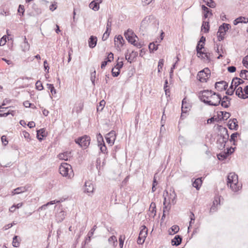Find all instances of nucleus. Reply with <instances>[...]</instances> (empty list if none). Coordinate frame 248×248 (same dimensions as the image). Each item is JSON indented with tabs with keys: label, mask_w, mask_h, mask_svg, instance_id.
<instances>
[{
	"label": "nucleus",
	"mask_w": 248,
	"mask_h": 248,
	"mask_svg": "<svg viewBox=\"0 0 248 248\" xmlns=\"http://www.w3.org/2000/svg\"><path fill=\"white\" fill-rule=\"evenodd\" d=\"M227 185L234 192H237L242 187L238 183V176L234 172L230 173L227 176Z\"/></svg>",
	"instance_id": "1"
},
{
	"label": "nucleus",
	"mask_w": 248,
	"mask_h": 248,
	"mask_svg": "<svg viewBox=\"0 0 248 248\" xmlns=\"http://www.w3.org/2000/svg\"><path fill=\"white\" fill-rule=\"evenodd\" d=\"M219 127L220 128L219 130L221 131L220 138L217 139V143L219 144L218 148L220 149H223L225 148L226 143L228 140L229 135L226 128L221 126H219Z\"/></svg>",
	"instance_id": "2"
},
{
	"label": "nucleus",
	"mask_w": 248,
	"mask_h": 248,
	"mask_svg": "<svg viewBox=\"0 0 248 248\" xmlns=\"http://www.w3.org/2000/svg\"><path fill=\"white\" fill-rule=\"evenodd\" d=\"M59 171L61 175L68 179L74 176L73 171L71 166L67 163H61L59 167Z\"/></svg>",
	"instance_id": "3"
},
{
	"label": "nucleus",
	"mask_w": 248,
	"mask_h": 248,
	"mask_svg": "<svg viewBox=\"0 0 248 248\" xmlns=\"http://www.w3.org/2000/svg\"><path fill=\"white\" fill-rule=\"evenodd\" d=\"M231 28V25L228 23H223L218 28L217 32V37L218 41H221L224 40V36L226 32Z\"/></svg>",
	"instance_id": "4"
},
{
	"label": "nucleus",
	"mask_w": 248,
	"mask_h": 248,
	"mask_svg": "<svg viewBox=\"0 0 248 248\" xmlns=\"http://www.w3.org/2000/svg\"><path fill=\"white\" fill-rule=\"evenodd\" d=\"M91 138L89 136L84 135L75 140V142L83 149H86L90 143Z\"/></svg>",
	"instance_id": "5"
},
{
	"label": "nucleus",
	"mask_w": 248,
	"mask_h": 248,
	"mask_svg": "<svg viewBox=\"0 0 248 248\" xmlns=\"http://www.w3.org/2000/svg\"><path fill=\"white\" fill-rule=\"evenodd\" d=\"M221 100V94L216 93V95H214L210 100H203V103L209 106L217 107L219 105Z\"/></svg>",
	"instance_id": "6"
},
{
	"label": "nucleus",
	"mask_w": 248,
	"mask_h": 248,
	"mask_svg": "<svg viewBox=\"0 0 248 248\" xmlns=\"http://www.w3.org/2000/svg\"><path fill=\"white\" fill-rule=\"evenodd\" d=\"M210 75V70L207 67L205 68L198 72L197 79L201 82H206Z\"/></svg>",
	"instance_id": "7"
},
{
	"label": "nucleus",
	"mask_w": 248,
	"mask_h": 248,
	"mask_svg": "<svg viewBox=\"0 0 248 248\" xmlns=\"http://www.w3.org/2000/svg\"><path fill=\"white\" fill-rule=\"evenodd\" d=\"M143 228L140 231L137 243L139 244H143L148 234V229L145 226H143Z\"/></svg>",
	"instance_id": "8"
},
{
	"label": "nucleus",
	"mask_w": 248,
	"mask_h": 248,
	"mask_svg": "<svg viewBox=\"0 0 248 248\" xmlns=\"http://www.w3.org/2000/svg\"><path fill=\"white\" fill-rule=\"evenodd\" d=\"M97 142H98V146L99 147L100 151L102 153H107V148L103 140V138L102 136L100 133L97 135Z\"/></svg>",
	"instance_id": "9"
},
{
	"label": "nucleus",
	"mask_w": 248,
	"mask_h": 248,
	"mask_svg": "<svg viewBox=\"0 0 248 248\" xmlns=\"http://www.w3.org/2000/svg\"><path fill=\"white\" fill-rule=\"evenodd\" d=\"M228 84L224 80L216 82L215 84V89L218 92H222L227 90Z\"/></svg>",
	"instance_id": "10"
},
{
	"label": "nucleus",
	"mask_w": 248,
	"mask_h": 248,
	"mask_svg": "<svg viewBox=\"0 0 248 248\" xmlns=\"http://www.w3.org/2000/svg\"><path fill=\"white\" fill-rule=\"evenodd\" d=\"M211 90H203L199 93L198 96L199 99L203 103V100H208V97L212 93Z\"/></svg>",
	"instance_id": "11"
},
{
	"label": "nucleus",
	"mask_w": 248,
	"mask_h": 248,
	"mask_svg": "<svg viewBox=\"0 0 248 248\" xmlns=\"http://www.w3.org/2000/svg\"><path fill=\"white\" fill-rule=\"evenodd\" d=\"M155 18L153 15H150L145 17L141 21V24L142 26L146 25V24L152 23H155Z\"/></svg>",
	"instance_id": "12"
},
{
	"label": "nucleus",
	"mask_w": 248,
	"mask_h": 248,
	"mask_svg": "<svg viewBox=\"0 0 248 248\" xmlns=\"http://www.w3.org/2000/svg\"><path fill=\"white\" fill-rule=\"evenodd\" d=\"M238 122L236 118L230 119L228 124V126L231 130H237L238 128Z\"/></svg>",
	"instance_id": "13"
},
{
	"label": "nucleus",
	"mask_w": 248,
	"mask_h": 248,
	"mask_svg": "<svg viewBox=\"0 0 248 248\" xmlns=\"http://www.w3.org/2000/svg\"><path fill=\"white\" fill-rule=\"evenodd\" d=\"M93 190L94 187L92 183L90 181L85 182L84 184V192L90 195V194L93 193Z\"/></svg>",
	"instance_id": "14"
},
{
	"label": "nucleus",
	"mask_w": 248,
	"mask_h": 248,
	"mask_svg": "<svg viewBox=\"0 0 248 248\" xmlns=\"http://www.w3.org/2000/svg\"><path fill=\"white\" fill-rule=\"evenodd\" d=\"M205 44L203 43H197L196 46V51H197V56L199 58H201L202 59L204 58L203 56V51L202 49L204 47Z\"/></svg>",
	"instance_id": "15"
},
{
	"label": "nucleus",
	"mask_w": 248,
	"mask_h": 248,
	"mask_svg": "<svg viewBox=\"0 0 248 248\" xmlns=\"http://www.w3.org/2000/svg\"><path fill=\"white\" fill-rule=\"evenodd\" d=\"M46 136L47 133L45 128H41L37 130L36 137L40 141L43 140Z\"/></svg>",
	"instance_id": "16"
},
{
	"label": "nucleus",
	"mask_w": 248,
	"mask_h": 248,
	"mask_svg": "<svg viewBox=\"0 0 248 248\" xmlns=\"http://www.w3.org/2000/svg\"><path fill=\"white\" fill-rule=\"evenodd\" d=\"M231 113L226 111H221L217 114V117L219 121L226 120L231 116Z\"/></svg>",
	"instance_id": "17"
},
{
	"label": "nucleus",
	"mask_w": 248,
	"mask_h": 248,
	"mask_svg": "<svg viewBox=\"0 0 248 248\" xmlns=\"http://www.w3.org/2000/svg\"><path fill=\"white\" fill-rule=\"evenodd\" d=\"M182 236L180 235H176L171 239V243L172 246H178L181 244L182 241Z\"/></svg>",
	"instance_id": "18"
},
{
	"label": "nucleus",
	"mask_w": 248,
	"mask_h": 248,
	"mask_svg": "<svg viewBox=\"0 0 248 248\" xmlns=\"http://www.w3.org/2000/svg\"><path fill=\"white\" fill-rule=\"evenodd\" d=\"M220 197L219 196H216L215 197L214 201H213V203L211 207L210 208V212H215L217 211V206L218 204H220Z\"/></svg>",
	"instance_id": "19"
},
{
	"label": "nucleus",
	"mask_w": 248,
	"mask_h": 248,
	"mask_svg": "<svg viewBox=\"0 0 248 248\" xmlns=\"http://www.w3.org/2000/svg\"><path fill=\"white\" fill-rule=\"evenodd\" d=\"M71 152L66 151L58 155V156L60 159L67 161L71 156Z\"/></svg>",
	"instance_id": "20"
},
{
	"label": "nucleus",
	"mask_w": 248,
	"mask_h": 248,
	"mask_svg": "<svg viewBox=\"0 0 248 248\" xmlns=\"http://www.w3.org/2000/svg\"><path fill=\"white\" fill-rule=\"evenodd\" d=\"M97 38L96 36L92 35L88 40L89 46L91 48H94L97 44Z\"/></svg>",
	"instance_id": "21"
},
{
	"label": "nucleus",
	"mask_w": 248,
	"mask_h": 248,
	"mask_svg": "<svg viewBox=\"0 0 248 248\" xmlns=\"http://www.w3.org/2000/svg\"><path fill=\"white\" fill-rule=\"evenodd\" d=\"M244 89L241 87H239L235 91V94L237 95L238 97L241 98V99H247L248 98V96L246 95V94H244L243 93Z\"/></svg>",
	"instance_id": "22"
},
{
	"label": "nucleus",
	"mask_w": 248,
	"mask_h": 248,
	"mask_svg": "<svg viewBox=\"0 0 248 248\" xmlns=\"http://www.w3.org/2000/svg\"><path fill=\"white\" fill-rule=\"evenodd\" d=\"M186 103V98H184L182 101V113L181 115V119H184L185 118L186 116L184 115V113H186L187 112L188 107L185 106Z\"/></svg>",
	"instance_id": "23"
},
{
	"label": "nucleus",
	"mask_w": 248,
	"mask_h": 248,
	"mask_svg": "<svg viewBox=\"0 0 248 248\" xmlns=\"http://www.w3.org/2000/svg\"><path fill=\"white\" fill-rule=\"evenodd\" d=\"M27 190H28V188L26 186L18 187L13 190V191H12V194L13 195H16V194H20V193H22L27 191Z\"/></svg>",
	"instance_id": "24"
},
{
	"label": "nucleus",
	"mask_w": 248,
	"mask_h": 248,
	"mask_svg": "<svg viewBox=\"0 0 248 248\" xmlns=\"http://www.w3.org/2000/svg\"><path fill=\"white\" fill-rule=\"evenodd\" d=\"M202 183V177L196 178L192 183L193 186L199 190Z\"/></svg>",
	"instance_id": "25"
},
{
	"label": "nucleus",
	"mask_w": 248,
	"mask_h": 248,
	"mask_svg": "<svg viewBox=\"0 0 248 248\" xmlns=\"http://www.w3.org/2000/svg\"><path fill=\"white\" fill-rule=\"evenodd\" d=\"M202 10L204 12L203 14V18L206 19L208 17V15L210 14V15H212V10L208 8L207 7L205 6L204 5H202Z\"/></svg>",
	"instance_id": "26"
},
{
	"label": "nucleus",
	"mask_w": 248,
	"mask_h": 248,
	"mask_svg": "<svg viewBox=\"0 0 248 248\" xmlns=\"http://www.w3.org/2000/svg\"><path fill=\"white\" fill-rule=\"evenodd\" d=\"M248 22V18L244 16H239L236 18L233 22L234 25H237L239 23H247Z\"/></svg>",
	"instance_id": "27"
},
{
	"label": "nucleus",
	"mask_w": 248,
	"mask_h": 248,
	"mask_svg": "<svg viewBox=\"0 0 248 248\" xmlns=\"http://www.w3.org/2000/svg\"><path fill=\"white\" fill-rule=\"evenodd\" d=\"M124 35L127 40H129L130 39V36H136V38H138L137 36L135 34L133 31L128 29L126 31H125L124 33Z\"/></svg>",
	"instance_id": "28"
},
{
	"label": "nucleus",
	"mask_w": 248,
	"mask_h": 248,
	"mask_svg": "<svg viewBox=\"0 0 248 248\" xmlns=\"http://www.w3.org/2000/svg\"><path fill=\"white\" fill-rule=\"evenodd\" d=\"M179 231V226L177 225H173L170 228V229L169 231V234L170 235H173L178 232Z\"/></svg>",
	"instance_id": "29"
},
{
	"label": "nucleus",
	"mask_w": 248,
	"mask_h": 248,
	"mask_svg": "<svg viewBox=\"0 0 248 248\" xmlns=\"http://www.w3.org/2000/svg\"><path fill=\"white\" fill-rule=\"evenodd\" d=\"M89 7L92 10L96 11L99 9V5L94 0H93L89 4Z\"/></svg>",
	"instance_id": "30"
},
{
	"label": "nucleus",
	"mask_w": 248,
	"mask_h": 248,
	"mask_svg": "<svg viewBox=\"0 0 248 248\" xmlns=\"http://www.w3.org/2000/svg\"><path fill=\"white\" fill-rule=\"evenodd\" d=\"M210 26L209 22L208 21H203L202 26V30H204L205 33H207L209 31Z\"/></svg>",
	"instance_id": "31"
},
{
	"label": "nucleus",
	"mask_w": 248,
	"mask_h": 248,
	"mask_svg": "<svg viewBox=\"0 0 248 248\" xmlns=\"http://www.w3.org/2000/svg\"><path fill=\"white\" fill-rule=\"evenodd\" d=\"M233 79L234 81V86L235 88H237L239 85L243 84L245 82L243 79L238 77H234Z\"/></svg>",
	"instance_id": "32"
},
{
	"label": "nucleus",
	"mask_w": 248,
	"mask_h": 248,
	"mask_svg": "<svg viewBox=\"0 0 248 248\" xmlns=\"http://www.w3.org/2000/svg\"><path fill=\"white\" fill-rule=\"evenodd\" d=\"M19 237L17 235H15L13 238L12 244L13 247L17 248L20 245V242L19 241Z\"/></svg>",
	"instance_id": "33"
},
{
	"label": "nucleus",
	"mask_w": 248,
	"mask_h": 248,
	"mask_svg": "<svg viewBox=\"0 0 248 248\" xmlns=\"http://www.w3.org/2000/svg\"><path fill=\"white\" fill-rule=\"evenodd\" d=\"M158 45H156L154 42L150 43L149 45V49L150 52H154L158 49Z\"/></svg>",
	"instance_id": "34"
},
{
	"label": "nucleus",
	"mask_w": 248,
	"mask_h": 248,
	"mask_svg": "<svg viewBox=\"0 0 248 248\" xmlns=\"http://www.w3.org/2000/svg\"><path fill=\"white\" fill-rule=\"evenodd\" d=\"M203 1L210 8H213L216 7V3L213 0H203Z\"/></svg>",
	"instance_id": "35"
},
{
	"label": "nucleus",
	"mask_w": 248,
	"mask_h": 248,
	"mask_svg": "<svg viewBox=\"0 0 248 248\" xmlns=\"http://www.w3.org/2000/svg\"><path fill=\"white\" fill-rule=\"evenodd\" d=\"M229 156L225 152H221L217 155V158L219 160H224Z\"/></svg>",
	"instance_id": "36"
},
{
	"label": "nucleus",
	"mask_w": 248,
	"mask_h": 248,
	"mask_svg": "<svg viewBox=\"0 0 248 248\" xmlns=\"http://www.w3.org/2000/svg\"><path fill=\"white\" fill-rule=\"evenodd\" d=\"M239 76L241 78L248 80V71L247 70H241Z\"/></svg>",
	"instance_id": "37"
},
{
	"label": "nucleus",
	"mask_w": 248,
	"mask_h": 248,
	"mask_svg": "<svg viewBox=\"0 0 248 248\" xmlns=\"http://www.w3.org/2000/svg\"><path fill=\"white\" fill-rule=\"evenodd\" d=\"M219 105H220L224 108H227L231 106V103L228 102L227 101L221 99Z\"/></svg>",
	"instance_id": "38"
},
{
	"label": "nucleus",
	"mask_w": 248,
	"mask_h": 248,
	"mask_svg": "<svg viewBox=\"0 0 248 248\" xmlns=\"http://www.w3.org/2000/svg\"><path fill=\"white\" fill-rule=\"evenodd\" d=\"M119 60V58H118V60L117 61V63L116 65L114 66V69H116L117 70H120V69L123 67L124 63L123 61L119 62L118 60Z\"/></svg>",
	"instance_id": "39"
},
{
	"label": "nucleus",
	"mask_w": 248,
	"mask_h": 248,
	"mask_svg": "<svg viewBox=\"0 0 248 248\" xmlns=\"http://www.w3.org/2000/svg\"><path fill=\"white\" fill-rule=\"evenodd\" d=\"M107 54H108V56L104 59V60H107V62H110L114 59V55L112 52L107 53Z\"/></svg>",
	"instance_id": "40"
},
{
	"label": "nucleus",
	"mask_w": 248,
	"mask_h": 248,
	"mask_svg": "<svg viewBox=\"0 0 248 248\" xmlns=\"http://www.w3.org/2000/svg\"><path fill=\"white\" fill-rule=\"evenodd\" d=\"M117 39V42L119 43V44L122 46L124 42V40L123 37V36L121 35H119L115 37V39ZM115 42L116 41L115 40Z\"/></svg>",
	"instance_id": "41"
},
{
	"label": "nucleus",
	"mask_w": 248,
	"mask_h": 248,
	"mask_svg": "<svg viewBox=\"0 0 248 248\" xmlns=\"http://www.w3.org/2000/svg\"><path fill=\"white\" fill-rule=\"evenodd\" d=\"M108 241L110 244H112L113 246H116L117 244V240L115 236H110Z\"/></svg>",
	"instance_id": "42"
},
{
	"label": "nucleus",
	"mask_w": 248,
	"mask_h": 248,
	"mask_svg": "<svg viewBox=\"0 0 248 248\" xmlns=\"http://www.w3.org/2000/svg\"><path fill=\"white\" fill-rule=\"evenodd\" d=\"M9 114H11L12 116H14L15 114V111L14 110H8L7 112L0 113V117H7Z\"/></svg>",
	"instance_id": "43"
},
{
	"label": "nucleus",
	"mask_w": 248,
	"mask_h": 248,
	"mask_svg": "<svg viewBox=\"0 0 248 248\" xmlns=\"http://www.w3.org/2000/svg\"><path fill=\"white\" fill-rule=\"evenodd\" d=\"M46 86L47 88L50 91L52 95L56 93V90L55 89L53 84L47 83Z\"/></svg>",
	"instance_id": "44"
},
{
	"label": "nucleus",
	"mask_w": 248,
	"mask_h": 248,
	"mask_svg": "<svg viewBox=\"0 0 248 248\" xmlns=\"http://www.w3.org/2000/svg\"><path fill=\"white\" fill-rule=\"evenodd\" d=\"M105 104L106 102L104 100H101L99 103V106H97V110L98 111H102L105 105Z\"/></svg>",
	"instance_id": "45"
},
{
	"label": "nucleus",
	"mask_w": 248,
	"mask_h": 248,
	"mask_svg": "<svg viewBox=\"0 0 248 248\" xmlns=\"http://www.w3.org/2000/svg\"><path fill=\"white\" fill-rule=\"evenodd\" d=\"M18 13L19 14L20 16H23L24 15V13L25 12L24 7L23 5L20 4L18 6V8L17 10Z\"/></svg>",
	"instance_id": "46"
},
{
	"label": "nucleus",
	"mask_w": 248,
	"mask_h": 248,
	"mask_svg": "<svg viewBox=\"0 0 248 248\" xmlns=\"http://www.w3.org/2000/svg\"><path fill=\"white\" fill-rule=\"evenodd\" d=\"M239 135V134L238 132H235L232 133L230 137V141L231 142H236V140H235V138L237 137Z\"/></svg>",
	"instance_id": "47"
},
{
	"label": "nucleus",
	"mask_w": 248,
	"mask_h": 248,
	"mask_svg": "<svg viewBox=\"0 0 248 248\" xmlns=\"http://www.w3.org/2000/svg\"><path fill=\"white\" fill-rule=\"evenodd\" d=\"M106 137H110L113 140L116 139V133L114 130H111L110 132L106 135Z\"/></svg>",
	"instance_id": "48"
},
{
	"label": "nucleus",
	"mask_w": 248,
	"mask_h": 248,
	"mask_svg": "<svg viewBox=\"0 0 248 248\" xmlns=\"http://www.w3.org/2000/svg\"><path fill=\"white\" fill-rule=\"evenodd\" d=\"M36 89L38 90L41 91L44 89V87L42 82L40 80H38L36 83Z\"/></svg>",
	"instance_id": "49"
},
{
	"label": "nucleus",
	"mask_w": 248,
	"mask_h": 248,
	"mask_svg": "<svg viewBox=\"0 0 248 248\" xmlns=\"http://www.w3.org/2000/svg\"><path fill=\"white\" fill-rule=\"evenodd\" d=\"M91 237L92 236H90L88 234H87V237L82 244V248H85V246L91 241Z\"/></svg>",
	"instance_id": "50"
},
{
	"label": "nucleus",
	"mask_w": 248,
	"mask_h": 248,
	"mask_svg": "<svg viewBox=\"0 0 248 248\" xmlns=\"http://www.w3.org/2000/svg\"><path fill=\"white\" fill-rule=\"evenodd\" d=\"M235 149V147L233 148L232 147L227 148L226 151H225V152L228 155H230L231 154H232L234 151V149Z\"/></svg>",
	"instance_id": "51"
},
{
	"label": "nucleus",
	"mask_w": 248,
	"mask_h": 248,
	"mask_svg": "<svg viewBox=\"0 0 248 248\" xmlns=\"http://www.w3.org/2000/svg\"><path fill=\"white\" fill-rule=\"evenodd\" d=\"M164 65V60L163 59H160L158 63V72H160L161 70L162 69L163 66Z\"/></svg>",
	"instance_id": "52"
},
{
	"label": "nucleus",
	"mask_w": 248,
	"mask_h": 248,
	"mask_svg": "<svg viewBox=\"0 0 248 248\" xmlns=\"http://www.w3.org/2000/svg\"><path fill=\"white\" fill-rule=\"evenodd\" d=\"M105 139H106L107 142L108 144H109L110 146L114 144V141L115 140H113L112 139L110 138V137H106V136H105Z\"/></svg>",
	"instance_id": "53"
},
{
	"label": "nucleus",
	"mask_w": 248,
	"mask_h": 248,
	"mask_svg": "<svg viewBox=\"0 0 248 248\" xmlns=\"http://www.w3.org/2000/svg\"><path fill=\"white\" fill-rule=\"evenodd\" d=\"M150 209H151V212L153 213L155 212V215L156 205H155V202H152L151 203L150 206Z\"/></svg>",
	"instance_id": "54"
},
{
	"label": "nucleus",
	"mask_w": 248,
	"mask_h": 248,
	"mask_svg": "<svg viewBox=\"0 0 248 248\" xmlns=\"http://www.w3.org/2000/svg\"><path fill=\"white\" fill-rule=\"evenodd\" d=\"M22 47H23V51H26L29 50L30 48L29 44L28 42H24L23 44L22 45Z\"/></svg>",
	"instance_id": "55"
},
{
	"label": "nucleus",
	"mask_w": 248,
	"mask_h": 248,
	"mask_svg": "<svg viewBox=\"0 0 248 248\" xmlns=\"http://www.w3.org/2000/svg\"><path fill=\"white\" fill-rule=\"evenodd\" d=\"M65 216V213L63 211H61L57 215V217H60L61 218L60 219V221H62L64 218Z\"/></svg>",
	"instance_id": "56"
},
{
	"label": "nucleus",
	"mask_w": 248,
	"mask_h": 248,
	"mask_svg": "<svg viewBox=\"0 0 248 248\" xmlns=\"http://www.w3.org/2000/svg\"><path fill=\"white\" fill-rule=\"evenodd\" d=\"M7 37L6 35L3 36L1 38L0 40V46H3L5 44L6 41H7Z\"/></svg>",
	"instance_id": "57"
},
{
	"label": "nucleus",
	"mask_w": 248,
	"mask_h": 248,
	"mask_svg": "<svg viewBox=\"0 0 248 248\" xmlns=\"http://www.w3.org/2000/svg\"><path fill=\"white\" fill-rule=\"evenodd\" d=\"M218 121H219V120L218 118H215L214 117H212L210 118H209L207 120V122L208 124H211V123H214L215 122H218Z\"/></svg>",
	"instance_id": "58"
},
{
	"label": "nucleus",
	"mask_w": 248,
	"mask_h": 248,
	"mask_svg": "<svg viewBox=\"0 0 248 248\" xmlns=\"http://www.w3.org/2000/svg\"><path fill=\"white\" fill-rule=\"evenodd\" d=\"M1 141L3 143V144L5 146L8 143V141L6 138V137L4 135H3L1 137Z\"/></svg>",
	"instance_id": "59"
},
{
	"label": "nucleus",
	"mask_w": 248,
	"mask_h": 248,
	"mask_svg": "<svg viewBox=\"0 0 248 248\" xmlns=\"http://www.w3.org/2000/svg\"><path fill=\"white\" fill-rule=\"evenodd\" d=\"M44 67L45 71L46 72V73H48L49 67L47 64V62L46 60L44 62Z\"/></svg>",
	"instance_id": "60"
},
{
	"label": "nucleus",
	"mask_w": 248,
	"mask_h": 248,
	"mask_svg": "<svg viewBox=\"0 0 248 248\" xmlns=\"http://www.w3.org/2000/svg\"><path fill=\"white\" fill-rule=\"evenodd\" d=\"M203 55H204V57L206 58L208 62H210L211 59L210 57V53L206 52L205 50L202 52Z\"/></svg>",
	"instance_id": "61"
},
{
	"label": "nucleus",
	"mask_w": 248,
	"mask_h": 248,
	"mask_svg": "<svg viewBox=\"0 0 248 248\" xmlns=\"http://www.w3.org/2000/svg\"><path fill=\"white\" fill-rule=\"evenodd\" d=\"M178 140L179 142V143L181 145H184L185 143V139L183 136H180L178 137Z\"/></svg>",
	"instance_id": "62"
},
{
	"label": "nucleus",
	"mask_w": 248,
	"mask_h": 248,
	"mask_svg": "<svg viewBox=\"0 0 248 248\" xmlns=\"http://www.w3.org/2000/svg\"><path fill=\"white\" fill-rule=\"evenodd\" d=\"M227 70L230 73H233L235 72L236 68L234 66H230L228 67Z\"/></svg>",
	"instance_id": "63"
},
{
	"label": "nucleus",
	"mask_w": 248,
	"mask_h": 248,
	"mask_svg": "<svg viewBox=\"0 0 248 248\" xmlns=\"http://www.w3.org/2000/svg\"><path fill=\"white\" fill-rule=\"evenodd\" d=\"M130 57H131L132 61L133 59L138 56V52L135 51H132L131 53L129 54Z\"/></svg>",
	"instance_id": "64"
}]
</instances>
